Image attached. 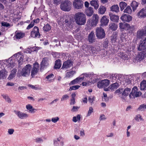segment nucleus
<instances>
[{"label": "nucleus", "instance_id": "680f3d73", "mask_svg": "<svg viewBox=\"0 0 146 146\" xmlns=\"http://www.w3.org/2000/svg\"><path fill=\"white\" fill-rule=\"evenodd\" d=\"M117 75L116 74H112L110 77V78L113 82H114L116 79Z\"/></svg>", "mask_w": 146, "mask_h": 146}, {"label": "nucleus", "instance_id": "09e8293b", "mask_svg": "<svg viewBox=\"0 0 146 146\" xmlns=\"http://www.w3.org/2000/svg\"><path fill=\"white\" fill-rule=\"evenodd\" d=\"M146 109V104H143L141 105L138 108V110L140 111H144Z\"/></svg>", "mask_w": 146, "mask_h": 146}, {"label": "nucleus", "instance_id": "cd10ccee", "mask_svg": "<svg viewBox=\"0 0 146 146\" xmlns=\"http://www.w3.org/2000/svg\"><path fill=\"white\" fill-rule=\"evenodd\" d=\"M65 22L66 23H67L66 24L67 27H68V28H67L68 29L70 30V29H71L73 25V22L70 21V19H69L68 18L66 19Z\"/></svg>", "mask_w": 146, "mask_h": 146}, {"label": "nucleus", "instance_id": "ddd939ff", "mask_svg": "<svg viewBox=\"0 0 146 146\" xmlns=\"http://www.w3.org/2000/svg\"><path fill=\"white\" fill-rule=\"evenodd\" d=\"M137 16L139 18H144L146 17V12L144 8H142L137 14Z\"/></svg>", "mask_w": 146, "mask_h": 146}, {"label": "nucleus", "instance_id": "20e7f679", "mask_svg": "<svg viewBox=\"0 0 146 146\" xmlns=\"http://www.w3.org/2000/svg\"><path fill=\"white\" fill-rule=\"evenodd\" d=\"M76 23L79 25H84L86 21V16L82 13H78L75 14L74 16Z\"/></svg>", "mask_w": 146, "mask_h": 146}, {"label": "nucleus", "instance_id": "a19ab883", "mask_svg": "<svg viewBox=\"0 0 146 146\" xmlns=\"http://www.w3.org/2000/svg\"><path fill=\"white\" fill-rule=\"evenodd\" d=\"M119 86L118 84L117 83H115L111 85L110 87L111 90L113 91L117 89Z\"/></svg>", "mask_w": 146, "mask_h": 146}, {"label": "nucleus", "instance_id": "72a5a7b5", "mask_svg": "<svg viewBox=\"0 0 146 146\" xmlns=\"http://www.w3.org/2000/svg\"><path fill=\"white\" fill-rule=\"evenodd\" d=\"M76 73V72L74 71H72L67 72L66 74L65 78H70L72 77Z\"/></svg>", "mask_w": 146, "mask_h": 146}, {"label": "nucleus", "instance_id": "338daca9", "mask_svg": "<svg viewBox=\"0 0 146 146\" xmlns=\"http://www.w3.org/2000/svg\"><path fill=\"white\" fill-rule=\"evenodd\" d=\"M1 26H4L7 27H10V24L7 22H1Z\"/></svg>", "mask_w": 146, "mask_h": 146}, {"label": "nucleus", "instance_id": "c9c22d12", "mask_svg": "<svg viewBox=\"0 0 146 146\" xmlns=\"http://www.w3.org/2000/svg\"><path fill=\"white\" fill-rule=\"evenodd\" d=\"M106 11V7L104 6H100L98 9V13L101 14H104Z\"/></svg>", "mask_w": 146, "mask_h": 146}, {"label": "nucleus", "instance_id": "8fccbe9b", "mask_svg": "<svg viewBox=\"0 0 146 146\" xmlns=\"http://www.w3.org/2000/svg\"><path fill=\"white\" fill-rule=\"evenodd\" d=\"M51 29V27L49 24H47L44 26L43 29L44 31L48 32Z\"/></svg>", "mask_w": 146, "mask_h": 146}, {"label": "nucleus", "instance_id": "37998d69", "mask_svg": "<svg viewBox=\"0 0 146 146\" xmlns=\"http://www.w3.org/2000/svg\"><path fill=\"white\" fill-rule=\"evenodd\" d=\"M145 35L142 29L138 30L137 32V36L138 38H140Z\"/></svg>", "mask_w": 146, "mask_h": 146}, {"label": "nucleus", "instance_id": "f704fd0d", "mask_svg": "<svg viewBox=\"0 0 146 146\" xmlns=\"http://www.w3.org/2000/svg\"><path fill=\"white\" fill-rule=\"evenodd\" d=\"M17 71V70L15 69H14L11 71L8 77L9 80L12 79L15 77Z\"/></svg>", "mask_w": 146, "mask_h": 146}, {"label": "nucleus", "instance_id": "4d7b16f0", "mask_svg": "<svg viewBox=\"0 0 146 146\" xmlns=\"http://www.w3.org/2000/svg\"><path fill=\"white\" fill-rule=\"evenodd\" d=\"M93 112V109L92 107H90L89 108V110L88 111L87 114L86 116L89 117L91 115L92 113Z\"/></svg>", "mask_w": 146, "mask_h": 146}, {"label": "nucleus", "instance_id": "393cba45", "mask_svg": "<svg viewBox=\"0 0 146 146\" xmlns=\"http://www.w3.org/2000/svg\"><path fill=\"white\" fill-rule=\"evenodd\" d=\"M146 48V43L145 41H141L138 49L139 50H142Z\"/></svg>", "mask_w": 146, "mask_h": 146}, {"label": "nucleus", "instance_id": "0e129e2a", "mask_svg": "<svg viewBox=\"0 0 146 146\" xmlns=\"http://www.w3.org/2000/svg\"><path fill=\"white\" fill-rule=\"evenodd\" d=\"M33 48H28L25 49L24 51V52L27 53H31L32 51V49Z\"/></svg>", "mask_w": 146, "mask_h": 146}, {"label": "nucleus", "instance_id": "b1692460", "mask_svg": "<svg viewBox=\"0 0 146 146\" xmlns=\"http://www.w3.org/2000/svg\"><path fill=\"white\" fill-rule=\"evenodd\" d=\"M90 74L89 73H86L83 74H81L79 77L78 78L80 79L79 80L81 82L83 80H86V78L89 77Z\"/></svg>", "mask_w": 146, "mask_h": 146}, {"label": "nucleus", "instance_id": "58836bf2", "mask_svg": "<svg viewBox=\"0 0 146 146\" xmlns=\"http://www.w3.org/2000/svg\"><path fill=\"white\" fill-rule=\"evenodd\" d=\"M87 23L90 26H96L98 23L92 19H90L88 21Z\"/></svg>", "mask_w": 146, "mask_h": 146}, {"label": "nucleus", "instance_id": "f3484780", "mask_svg": "<svg viewBox=\"0 0 146 146\" xmlns=\"http://www.w3.org/2000/svg\"><path fill=\"white\" fill-rule=\"evenodd\" d=\"M49 60L47 58H43L40 64L41 69L45 67H46L48 65Z\"/></svg>", "mask_w": 146, "mask_h": 146}, {"label": "nucleus", "instance_id": "c03bdc74", "mask_svg": "<svg viewBox=\"0 0 146 146\" xmlns=\"http://www.w3.org/2000/svg\"><path fill=\"white\" fill-rule=\"evenodd\" d=\"M78 77L75 79L71 81L69 84L70 85H73L76 84L77 83L80 82Z\"/></svg>", "mask_w": 146, "mask_h": 146}, {"label": "nucleus", "instance_id": "f03ea898", "mask_svg": "<svg viewBox=\"0 0 146 146\" xmlns=\"http://www.w3.org/2000/svg\"><path fill=\"white\" fill-rule=\"evenodd\" d=\"M124 36L123 34H121L119 38L117 36V33L116 32H113L111 37V42L113 44H118V45L123 44L126 41Z\"/></svg>", "mask_w": 146, "mask_h": 146}, {"label": "nucleus", "instance_id": "e2e57ef3", "mask_svg": "<svg viewBox=\"0 0 146 146\" xmlns=\"http://www.w3.org/2000/svg\"><path fill=\"white\" fill-rule=\"evenodd\" d=\"M80 108V107L79 106H73L72 109L71 111H72L73 112L77 111Z\"/></svg>", "mask_w": 146, "mask_h": 146}, {"label": "nucleus", "instance_id": "7c9ffc66", "mask_svg": "<svg viewBox=\"0 0 146 146\" xmlns=\"http://www.w3.org/2000/svg\"><path fill=\"white\" fill-rule=\"evenodd\" d=\"M54 75L52 74H51L48 75L46 77V79H47L46 81L49 82H53L54 80Z\"/></svg>", "mask_w": 146, "mask_h": 146}, {"label": "nucleus", "instance_id": "7ed1b4c3", "mask_svg": "<svg viewBox=\"0 0 146 146\" xmlns=\"http://www.w3.org/2000/svg\"><path fill=\"white\" fill-rule=\"evenodd\" d=\"M32 69V66L28 64L24 67L22 70H19L17 74L19 77L23 76L27 77L29 76L31 73V70Z\"/></svg>", "mask_w": 146, "mask_h": 146}, {"label": "nucleus", "instance_id": "9b49d317", "mask_svg": "<svg viewBox=\"0 0 146 146\" xmlns=\"http://www.w3.org/2000/svg\"><path fill=\"white\" fill-rule=\"evenodd\" d=\"M14 112L18 117L21 119H26L29 117V115L28 114L19 111L15 110L14 111Z\"/></svg>", "mask_w": 146, "mask_h": 146}, {"label": "nucleus", "instance_id": "e433bc0d", "mask_svg": "<svg viewBox=\"0 0 146 146\" xmlns=\"http://www.w3.org/2000/svg\"><path fill=\"white\" fill-rule=\"evenodd\" d=\"M109 28L113 31L116 30L117 28V25L114 23L110 24L109 25Z\"/></svg>", "mask_w": 146, "mask_h": 146}, {"label": "nucleus", "instance_id": "052dcab7", "mask_svg": "<svg viewBox=\"0 0 146 146\" xmlns=\"http://www.w3.org/2000/svg\"><path fill=\"white\" fill-rule=\"evenodd\" d=\"M80 87V86L79 85L73 86L70 87L69 90L71 91L72 90H76L78 89Z\"/></svg>", "mask_w": 146, "mask_h": 146}, {"label": "nucleus", "instance_id": "9d476101", "mask_svg": "<svg viewBox=\"0 0 146 146\" xmlns=\"http://www.w3.org/2000/svg\"><path fill=\"white\" fill-rule=\"evenodd\" d=\"M39 68V64L38 63H35L33 64L31 71V76L32 77H33L37 74Z\"/></svg>", "mask_w": 146, "mask_h": 146}, {"label": "nucleus", "instance_id": "a878e982", "mask_svg": "<svg viewBox=\"0 0 146 146\" xmlns=\"http://www.w3.org/2000/svg\"><path fill=\"white\" fill-rule=\"evenodd\" d=\"M139 4V3L135 1H134L132 2L131 4V6L133 11L134 12L137 9Z\"/></svg>", "mask_w": 146, "mask_h": 146}, {"label": "nucleus", "instance_id": "6e6552de", "mask_svg": "<svg viewBox=\"0 0 146 146\" xmlns=\"http://www.w3.org/2000/svg\"><path fill=\"white\" fill-rule=\"evenodd\" d=\"M83 3L82 0H74L73 1V6L75 9H81L83 7Z\"/></svg>", "mask_w": 146, "mask_h": 146}, {"label": "nucleus", "instance_id": "1a4fd4ad", "mask_svg": "<svg viewBox=\"0 0 146 146\" xmlns=\"http://www.w3.org/2000/svg\"><path fill=\"white\" fill-rule=\"evenodd\" d=\"M31 36L33 38H39L40 34L39 32L38 28L35 26L31 33Z\"/></svg>", "mask_w": 146, "mask_h": 146}, {"label": "nucleus", "instance_id": "2f4dec72", "mask_svg": "<svg viewBox=\"0 0 146 146\" xmlns=\"http://www.w3.org/2000/svg\"><path fill=\"white\" fill-rule=\"evenodd\" d=\"M128 24L127 23H119V27L121 30H126Z\"/></svg>", "mask_w": 146, "mask_h": 146}, {"label": "nucleus", "instance_id": "69168bd1", "mask_svg": "<svg viewBox=\"0 0 146 146\" xmlns=\"http://www.w3.org/2000/svg\"><path fill=\"white\" fill-rule=\"evenodd\" d=\"M118 56L123 59H125L126 56L125 54L123 52H120L118 54Z\"/></svg>", "mask_w": 146, "mask_h": 146}, {"label": "nucleus", "instance_id": "f257e3e1", "mask_svg": "<svg viewBox=\"0 0 146 146\" xmlns=\"http://www.w3.org/2000/svg\"><path fill=\"white\" fill-rule=\"evenodd\" d=\"M21 52H19L17 53L14 54L8 59L4 60V62H5V63L8 66V67H11V68H12L14 65L13 60V59H16L19 63H21V62L23 61V56Z\"/></svg>", "mask_w": 146, "mask_h": 146}, {"label": "nucleus", "instance_id": "c756f323", "mask_svg": "<svg viewBox=\"0 0 146 146\" xmlns=\"http://www.w3.org/2000/svg\"><path fill=\"white\" fill-rule=\"evenodd\" d=\"M81 115L78 114L76 116H74L72 119V121L76 123L77 122H79L81 120Z\"/></svg>", "mask_w": 146, "mask_h": 146}, {"label": "nucleus", "instance_id": "423d86ee", "mask_svg": "<svg viewBox=\"0 0 146 146\" xmlns=\"http://www.w3.org/2000/svg\"><path fill=\"white\" fill-rule=\"evenodd\" d=\"M71 3L68 1H65L61 4V9L64 11H69L71 8Z\"/></svg>", "mask_w": 146, "mask_h": 146}, {"label": "nucleus", "instance_id": "473e14b6", "mask_svg": "<svg viewBox=\"0 0 146 146\" xmlns=\"http://www.w3.org/2000/svg\"><path fill=\"white\" fill-rule=\"evenodd\" d=\"M111 10V11L117 13L119 11V8L117 5H114L112 6L110 8Z\"/></svg>", "mask_w": 146, "mask_h": 146}, {"label": "nucleus", "instance_id": "603ef678", "mask_svg": "<svg viewBox=\"0 0 146 146\" xmlns=\"http://www.w3.org/2000/svg\"><path fill=\"white\" fill-rule=\"evenodd\" d=\"M61 66L60 62L59 60H56L55 62L54 67L55 68H59Z\"/></svg>", "mask_w": 146, "mask_h": 146}, {"label": "nucleus", "instance_id": "4468645a", "mask_svg": "<svg viewBox=\"0 0 146 146\" xmlns=\"http://www.w3.org/2000/svg\"><path fill=\"white\" fill-rule=\"evenodd\" d=\"M120 19L123 21L129 22L131 20L132 17L130 15L123 14L122 15Z\"/></svg>", "mask_w": 146, "mask_h": 146}, {"label": "nucleus", "instance_id": "dca6fc26", "mask_svg": "<svg viewBox=\"0 0 146 146\" xmlns=\"http://www.w3.org/2000/svg\"><path fill=\"white\" fill-rule=\"evenodd\" d=\"M109 16L111 21L115 23H118L119 22V17L118 15L110 13Z\"/></svg>", "mask_w": 146, "mask_h": 146}, {"label": "nucleus", "instance_id": "39448f33", "mask_svg": "<svg viewBox=\"0 0 146 146\" xmlns=\"http://www.w3.org/2000/svg\"><path fill=\"white\" fill-rule=\"evenodd\" d=\"M141 95V93L139 91L136 87H134L129 94V97L131 99L134 98L139 96Z\"/></svg>", "mask_w": 146, "mask_h": 146}, {"label": "nucleus", "instance_id": "13d9d810", "mask_svg": "<svg viewBox=\"0 0 146 146\" xmlns=\"http://www.w3.org/2000/svg\"><path fill=\"white\" fill-rule=\"evenodd\" d=\"M28 86L29 87L33 89L37 90L40 89L38 85H36L34 86L31 84H29Z\"/></svg>", "mask_w": 146, "mask_h": 146}, {"label": "nucleus", "instance_id": "4be33fe9", "mask_svg": "<svg viewBox=\"0 0 146 146\" xmlns=\"http://www.w3.org/2000/svg\"><path fill=\"white\" fill-rule=\"evenodd\" d=\"M26 108L29 111V113H34L37 111L36 109L33 108V106L30 104H28L26 105Z\"/></svg>", "mask_w": 146, "mask_h": 146}, {"label": "nucleus", "instance_id": "2eb2a0df", "mask_svg": "<svg viewBox=\"0 0 146 146\" xmlns=\"http://www.w3.org/2000/svg\"><path fill=\"white\" fill-rule=\"evenodd\" d=\"M109 21V19H108L107 16L104 15L103 16L100 21L101 26H106L108 25Z\"/></svg>", "mask_w": 146, "mask_h": 146}, {"label": "nucleus", "instance_id": "a18cd8bd", "mask_svg": "<svg viewBox=\"0 0 146 146\" xmlns=\"http://www.w3.org/2000/svg\"><path fill=\"white\" fill-rule=\"evenodd\" d=\"M127 4L124 2H121L119 3V6L121 11H122L127 6Z\"/></svg>", "mask_w": 146, "mask_h": 146}, {"label": "nucleus", "instance_id": "774afa93", "mask_svg": "<svg viewBox=\"0 0 146 146\" xmlns=\"http://www.w3.org/2000/svg\"><path fill=\"white\" fill-rule=\"evenodd\" d=\"M97 86L98 88H102L104 87L102 80L99 82L97 84Z\"/></svg>", "mask_w": 146, "mask_h": 146}, {"label": "nucleus", "instance_id": "6ab92c4d", "mask_svg": "<svg viewBox=\"0 0 146 146\" xmlns=\"http://www.w3.org/2000/svg\"><path fill=\"white\" fill-rule=\"evenodd\" d=\"M85 12L87 16L91 17L94 13L93 9L91 7H89L85 9Z\"/></svg>", "mask_w": 146, "mask_h": 146}, {"label": "nucleus", "instance_id": "5fc2aeb1", "mask_svg": "<svg viewBox=\"0 0 146 146\" xmlns=\"http://www.w3.org/2000/svg\"><path fill=\"white\" fill-rule=\"evenodd\" d=\"M104 87L108 86L109 84V81L108 80L105 79L102 80Z\"/></svg>", "mask_w": 146, "mask_h": 146}, {"label": "nucleus", "instance_id": "aec40b11", "mask_svg": "<svg viewBox=\"0 0 146 146\" xmlns=\"http://www.w3.org/2000/svg\"><path fill=\"white\" fill-rule=\"evenodd\" d=\"M72 65V62L70 60L65 62L63 64L62 69L68 68Z\"/></svg>", "mask_w": 146, "mask_h": 146}, {"label": "nucleus", "instance_id": "f8f14e48", "mask_svg": "<svg viewBox=\"0 0 146 146\" xmlns=\"http://www.w3.org/2000/svg\"><path fill=\"white\" fill-rule=\"evenodd\" d=\"M86 48H85L84 50L86 52L92 53V54L97 53V52L96 50V49L93 47L92 45H86Z\"/></svg>", "mask_w": 146, "mask_h": 146}, {"label": "nucleus", "instance_id": "de8ad7c7", "mask_svg": "<svg viewBox=\"0 0 146 146\" xmlns=\"http://www.w3.org/2000/svg\"><path fill=\"white\" fill-rule=\"evenodd\" d=\"M144 57V54L142 52L139 53L136 57V59L139 61H141Z\"/></svg>", "mask_w": 146, "mask_h": 146}, {"label": "nucleus", "instance_id": "ea45409f", "mask_svg": "<svg viewBox=\"0 0 146 146\" xmlns=\"http://www.w3.org/2000/svg\"><path fill=\"white\" fill-rule=\"evenodd\" d=\"M135 29L134 27L133 26H130L129 24L128 26L127 27L126 30L128 31L129 33H132Z\"/></svg>", "mask_w": 146, "mask_h": 146}, {"label": "nucleus", "instance_id": "6e6d98bb", "mask_svg": "<svg viewBox=\"0 0 146 146\" xmlns=\"http://www.w3.org/2000/svg\"><path fill=\"white\" fill-rule=\"evenodd\" d=\"M64 18L62 17H59L58 19V22L59 25H63L64 23Z\"/></svg>", "mask_w": 146, "mask_h": 146}, {"label": "nucleus", "instance_id": "412c9836", "mask_svg": "<svg viewBox=\"0 0 146 146\" xmlns=\"http://www.w3.org/2000/svg\"><path fill=\"white\" fill-rule=\"evenodd\" d=\"M88 40L90 43H93L95 42V37L93 32L92 31L88 36Z\"/></svg>", "mask_w": 146, "mask_h": 146}, {"label": "nucleus", "instance_id": "49530a36", "mask_svg": "<svg viewBox=\"0 0 146 146\" xmlns=\"http://www.w3.org/2000/svg\"><path fill=\"white\" fill-rule=\"evenodd\" d=\"M1 96L4 99L5 101L8 103H10L11 102V100L8 96L6 94H2Z\"/></svg>", "mask_w": 146, "mask_h": 146}, {"label": "nucleus", "instance_id": "a211bd4d", "mask_svg": "<svg viewBox=\"0 0 146 146\" xmlns=\"http://www.w3.org/2000/svg\"><path fill=\"white\" fill-rule=\"evenodd\" d=\"M131 91V89L129 88H126L124 89H123L121 98L123 99H125L126 97L129 94H130Z\"/></svg>", "mask_w": 146, "mask_h": 146}, {"label": "nucleus", "instance_id": "79ce46f5", "mask_svg": "<svg viewBox=\"0 0 146 146\" xmlns=\"http://www.w3.org/2000/svg\"><path fill=\"white\" fill-rule=\"evenodd\" d=\"M146 88V81L143 80L140 84V89L141 90H144Z\"/></svg>", "mask_w": 146, "mask_h": 146}, {"label": "nucleus", "instance_id": "864d4df0", "mask_svg": "<svg viewBox=\"0 0 146 146\" xmlns=\"http://www.w3.org/2000/svg\"><path fill=\"white\" fill-rule=\"evenodd\" d=\"M99 17V16L97 14H94L93 15L92 17V19L94 20L97 23H98Z\"/></svg>", "mask_w": 146, "mask_h": 146}, {"label": "nucleus", "instance_id": "4c0bfd02", "mask_svg": "<svg viewBox=\"0 0 146 146\" xmlns=\"http://www.w3.org/2000/svg\"><path fill=\"white\" fill-rule=\"evenodd\" d=\"M134 119L137 121H144V119H143L142 117L139 114H138L136 115L134 118Z\"/></svg>", "mask_w": 146, "mask_h": 146}, {"label": "nucleus", "instance_id": "bf43d9fd", "mask_svg": "<svg viewBox=\"0 0 146 146\" xmlns=\"http://www.w3.org/2000/svg\"><path fill=\"white\" fill-rule=\"evenodd\" d=\"M59 120V118L58 117H52L51 118V121L54 123H56Z\"/></svg>", "mask_w": 146, "mask_h": 146}, {"label": "nucleus", "instance_id": "c85d7f7f", "mask_svg": "<svg viewBox=\"0 0 146 146\" xmlns=\"http://www.w3.org/2000/svg\"><path fill=\"white\" fill-rule=\"evenodd\" d=\"M7 72L5 70H2L0 71V79H4L7 75Z\"/></svg>", "mask_w": 146, "mask_h": 146}, {"label": "nucleus", "instance_id": "bb28decb", "mask_svg": "<svg viewBox=\"0 0 146 146\" xmlns=\"http://www.w3.org/2000/svg\"><path fill=\"white\" fill-rule=\"evenodd\" d=\"M25 34L21 32H16L15 33L14 38L15 39H19L23 38Z\"/></svg>", "mask_w": 146, "mask_h": 146}, {"label": "nucleus", "instance_id": "3c124183", "mask_svg": "<svg viewBox=\"0 0 146 146\" xmlns=\"http://www.w3.org/2000/svg\"><path fill=\"white\" fill-rule=\"evenodd\" d=\"M132 12L130 6H127L125 9H124V13H127L129 14H131Z\"/></svg>", "mask_w": 146, "mask_h": 146}, {"label": "nucleus", "instance_id": "0eeeda50", "mask_svg": "<svg viewBox=\"0 0 146 146\" xmlns=\"http://www.w3.org/2000/svg\"><path fill=\"white\" fill-rule=\"evenodd\" d=\"M96 36L99 38L102 39L105 36V32L104 29L101 27L96 28Z\"/></svg>", "mask_w": 146, "mask_h": 146}, {"label": "nucleus", "instance_id": "5701e85b", "mask_svg": "<svg viewBox=\"0 0 146 146\" xmlns=\"http://www.w3.org/2000/svg\"><path fill=\"white\" fill-rule=\"evenodd\" d=\"M91 6H93L95 9L97 10L99 7V5L98 1L93 0L90 2Z\"/></svg>", "mask_w": 146, "mask_h": 146}]
</instances>
